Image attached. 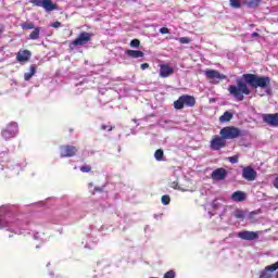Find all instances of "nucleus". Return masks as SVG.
I'll use <instances>...</instances> for the list:
<instances>
[{"instance_id": "nucleus-4", "label": "nucleus", "mask_w": 278, "mask_h": 278, "mask_svg": "<svg viewBox=\"0 0 278 278\" xmlns=\"http://www.w3.org/2000/svg\"><path fill=\"white\" fill-rule=\"evenodd\" d=\"M206 79H208L210 84L218 85L223 79H227V75L220 74L217 70H206L204 72Z\"/></svg>"}, {"instance_id": "nucleus-28", "label": "nucleus", "mask_w": 278, "mask_h": 278, "mask_svg": "<svg viewBox=\"0 0 278 278\" xmlns=\"http://www.w3.org/2000/svg\"><path fill=\"white\" fill-rule=\"evenodd\" d=\"M161 201L163 205H169L170 204V195H162Z\"/></svg>"}, {"instance_id": "nucleus-25", "label": "nucleus", "mask_w": 278, "mask_h": 278, "mask_svg": "<svg viewBox=\"0 0 278 278\" xmlns=\"http://www.w3.org/2000/svg\"><path fill=\"white\" fill-rule=\"evenodd\" d=\"M35 28L36 27L34 26V23H31V22H26V23L22 24V29L27 30V29H35Z\"/></svg>"}, {"instance_id": "nucleus-7", "label": "nucleus", "mask_w": 278, "mask_h": 278, "mask_svg": "<svg viewBox=\"0 0 278 278\" xmlns=\"http://www.w3.org/2000/svg\"><path fill=\"white\" fill-rule=\"evenodd\" d=\"M79 149L75 146L64 144L60 147V156L61 157H75Z\"/></svg>"}, {"instance_id": "nucleus-20", "label": "nucleus", "mask_w": 278, "mask_h": 278, "mask_svg": "<svg viewBox=\"0 0 278 278\" xmlns=\"http://www.w3.org/2000/svg\"><path fill=\"white\" fill-rule=\"evenodd\" d=\"M231 118H233V114L229 111H226L220 117H219V122L220 123H229V121H231Z\"/></svg>"}, {"instance_id": "nucleus-1", "label": "nucleus", "mask_w": 278, "mask_h": 278, "mask_svg": "<svg viewBox=\"0 0 278 278\" xmlns=\"http://www.w3.org/2000/svg\"><path fill=\"white\" fill-rule=\"evenodd\" d=\"M243 79H237V86L230 85L228 87V92L237 101H244V94H251L252 88H262L263 90L270 86V77L268 76H257L255 74H243Z\"/></svg>"}, {"instance_id": "nucleus-30", "label": "nucleus", "mask_w": 278, "mask_h": 278, "mask_svg": "<svg viewBox=\"0 0 278 278\" xmlns=\"http://www.w3.org/2000/svg\"><path fill=\"white\" fill-rule=\"evenodd\" d=\"M90 170H92V166L90 165H84L80 167L81 173H90Z\"/></svg>"}, {"instance_id": "nucleus-37", "label": "nucleus", "mask_w": 278, "mask_h": 278, "mask_svg": "<svg viewBox=\"0 0 278 278\" xmlns=\"http://www.w3.org/2000/svg\"><path fill=\"white\" fill-rule=\"evenodd\" d=\"M149 68V63L141 64V71H147Z\"/></svg>"}, {"instance_id": "nucleus-17", "label": "nucleus", "mask_w": 278, "mask_h": 278, "mask_svg": "<svg viewBox=\"0 0 278 278\" xmlns=\"http://www.w3.org/2000/svg\"><path fill=\"white\" fill-rule=\"evenodd\" d=\"M231 200L236 203H242V201H247V193L243 191H235L231 194Z\"/></svg>"}, {"instance_id": "nucleus-29", "label": "nucleus", "mask_w": 278, "mask_h": 278, "mask_svg": "<svg viewBox=\"0 0 278 278\" xmlns=\"http://www.w3.org/2000/svg\"><path fill=\"white\" fill-rule=\"evenodd\" d=\"M130 47H132L134 49H138V47H140V41L138 39H132L130 41Z\"/></svg>"}, {"instance_id": "nucleus-33", "label": "nucleus", "mask_w": 278, "mask_h": 278, "mask_svg": "<svg viewBox=\"0 0 278 278\" xmlns=\"http://www.w3.org/2000/svg\"><path fill=\"white\" fill-rule=\"evenodd\" d=\"M231 8H240V0H230Z\"/></svg>"}, {"instance_id": "nucleus-9", "label": "nucleus", "mask_w": 278, "mask_h": 278, "mask_svg": "<svg viewBox=\"0 0 278 278\" xmlns=\"http://www.w3.org/2000/svg\"><path fill=\"white\" fill-rule=\"evenodd\" d=\"M18 134V125L16 123H11L2 130V138L4 140H10Z\"/></svg>"}, {"instance_id": "nucleus-26", "label": "nucleus", "mask_w": 278, "mask_h": 278, "mask_svg": "<svg viewBox=\"0 0 278 278\" xmlns=\"http://www.w3.org/2000/svg\"><path fill=\"white\" fill-rule=\"evenodd\" d=\"M176 40H178L180 45H190V38L188 37L176 38Z\"/></svg>"}, {"instance_id": "nucleus-3", "label": "nucleus", "mask_w": 278, "mask_h": 278, "mask_svg": "<svg viewBox=\"0 0 278 278\" xmlns=\"http://www.w3.org/2000/svg\"><path fill=\"white\" fill-rule=\"evenodd\" d=\"M185 105L187 108H194V105H197V99H194L193 96L184 94V96H180L174 102L175 110H184Z\"/></svg>"}, {"instance_id": "nucleus-10", "label": "nucleus", "mask_w": 278, "mask_h": 278, "mask_svg": "<svg viewBox=\"0 0 278 278\" xmlns=\"http://www.w3.org/2000/svg\"><path fill=\"white\" fill-rule=\"evenodd\" d=\"M242 177L245 181H255L257 179V172L252 166L242 168Z\"/></svg>"}, {"instance_id": "nucleus-2", "label": "nucleus", "mask_w": 278, "mask_h": 278, "mask_svg": "<svg viewBox=\"0 0 278 278\" xmlns=\"http://www.w3.org/2000/svg\"><path fill=\"white\" fill-rule=\"evenodd\" d=\"M219 136H223L226 140H236V138H242L244 134L238 127L226 126L220 129Z\"/></svg>"}, {"instance_id": "nucleus-38", "label": "nucleus", "mask_w": 278, "mask_h": 278, "mask_svg": "<svg viewBox=\"0 0 278 278\" xmlns=\"http://www.w3.org/2000/svg\"><path fill=\"white\" fill-rule=\"evenodd\" d=\"M274 187L278 190V176L274 180Z\"/></svg>"}, {"instance_id": "nucleus-16", "label": "nucleus", "mask_w": 278, "mask_h": 278, "mask_svg": "<svg viewBox=\"0 0 278 278\" xmlns=\"http://www.w3.org/2000/svg\"><path fill=\"white\" fill-rule=\"evenodd\" d=\"M173 73H175V70L170 67L168 64L160 65V77H163V78L170 77Z\"/></svg>"}, {"instance_id": "nucleus-22", "label": "nucleus", "mask_w": 278, "mask_h": 278, "mask_svg": "<svg viewBox=\"0 0 278 278\" xmlns=\"http://www.w3.org/2000/svg\"><path fill=\"white\" fill-rule=\"evenodd\" d=\"M154 157L157 162H162L164 160V150L159 149L154 152Z\"/></svg>"}, {"instance_id": "nucleus-23", "label": "nucleus", "mask_w": 278, "mask_h": 278, "mask_svg": "<svg viewBox=\"0 0 278 278\" xmlns=\"http://www.w3.org/2000/svg\"><path fill=\"white\" fill-rule=\"evenodd\" d=\"M260 3H262V0H250L245 2V5H248V8H260Z\"/></svg>"}, {"instance_id": "nucleus-35", "label": "nucleus", "mask_w": 278, "mask_h": 278, "mask_svg": "<svg viewBox=\"0 0 278 278\" xmlns=\"http://www.w3.org/2000/svg\"><path fill=\"white\" fill-rule=\"evenodd\" d=\"M51 27H54V29H58L59 27H62V23L61 22H54L50 25Z\"/></svg>"}, {"instance_id": "nucleus-15", "label": "nucleus", "mask_w": 278, "mask_h": 278, "mask_svg": "<svg viewBox=\"0 0 278 278\" xmlns=\"http://www.w3.org/2000/svg\"><path fill=\"white\" fill-rule=\"evenodd\" d=\"M30 59H31V51L29 50H20L16 53V60L20 63L29 62Z\"/></svg>"}, {"instance_id": "nucleus-8", "label": "nucleus", "mask_w": 278, "mask_h": 278, "mask_svg": "<svg viewBox=\"0 0 278 278\" xmlns=\"http://www.w3.org/2000/svg\"><path fill=\"white\" fill-rule=\"evenodd\" d=\"M92 40V35L88 31H83L78 35V37L72 41L73 47H84V45H88Z\"/></svg>"}, {"instance_id": "nucleus-34", "label": "nucleus", "mask_w": 278, "mask_h": 278, "mask_svg": "<svg viewBox=\"0 0 278 278\" xmlns=\"http://www.w3.org/2000/svg\"><path fill=\"white\" fill-rule=\"evenodd\" d=\"M169 188H173L174 190H179V182L177 181L169 182Z\"/></svg>"}, {"instance_id": "nucleus-13", "label": "nucleus", "mask_w": 278, "mask_h": 278, "mask_svg": "<svg viewBox=\"0 0 278 278\" xmlns=\"http://www.w3.org/2000/svg\"><path fill=\"white\" fill-rule=\"evenodd\" d=\"M238 238H240L241 240H257V238H260V235L255 231H249V230H244V231H240L238 232Z\"/></svg>"}, {"instance_id": "nucleus-36", "label": "nucleus", "mask_w": 278, "mask_h": 278, "mask_svg": "<svg viewBox=\"0 0 278 278\" xmlns=\"http://www.w3.org/2000/svg\"><path fill=\"white\" fill-rule=\"evenodd\" d=\"M160 34H170V30L166 27L160 28Z\"/></svg>"}, {"instance_id": "nucleus-11", "label": "nucleus", "mask_w": 278, "mask_h": 278, "mask_svg": "<svg viewBox=\"0 0 278 278\" xmlns=\"http://www.w3.org/2000/svg\"><path fill=\"white\" fill-rule=\"evenodd\" d=\"M278 270V261L271 265L266 266L261 273L258 278H273V273Z\"/></svg>"}, {"instance_id": "nucleus-14", "label": "nucleus", "mask_w": 278, "mask_h": 278, "mask_svg": "<svg viewBox=\"0 0 278 278\" xmlns=\"http://www.w3.org/2000/svg\"><path fill=\"white\" fill-rule=\"evenodd\" d=\"M212 179L215 181H223V179L227 178V169L220 167L212 172L211 174Z\"/></svg>"}, {"instance_id": "nucleus-31", "label": "nucleus", "mask_w": 278, "mask_h": 278, "mask_svg": "<svg viewBox=\"0 0 278 278\" xmlns=\"http://www.w3.org/2000/svg\"><path fill=\"white\" fill-rule=\"evenodd\" d=\"M238 160H239L238 155H233V156L228 157V162H230V164H238Z\"/></svg>"}, {"instance_id": "nucleus-6", "label": "nucleus", "mask_w": 278, "mask_h": 278, "mask_svg": "<svg viewBox=\"0 0 278 278\" xmlns=\"http://www.w3.org/2000/svg\"><path fill=\"white\" fill-rule=\"evenodd\" d=\"M227 147V139L224 136L214 135L210 148L212 151H220V149H225Z\"/></svg>"}, {"instance_id": "nucleus-21", "label": "nucleus", "mask_w": 278, "mask_h": 278, "mask_svg": "<svg viewBox=\"0 0 278 278\" xmlns=\"http://www.w3.org/2000/svg\"><path fill=\"white\" fill-rule=\"evenodd\" d=\"M40 38V28L36 27L34 30L29 34L28 39L29 40H38Z\"/></svg>"}, {"instance_id": "nucleus-5", "label": "nucleus", "mask_w": 278, "mask_h": 278, "mask_svg": "<svg viewBox=\"0 0 278 278\" xmlns=\"http://www.w3.org/2000/svg\"><path fill=\"white\" fill-rule=\"evenodd\" d=\"M29 3L36 5V8H43L46 12L58 10V4L53 3V0H29Z\"/></svg>"}, {"instance_id": "nucleus-18", "label": "nucleus", "mask_w": 278, "mask_h": 278, "mask_svg": "<svg viewBox=\"0 0 278 278\" xmlns=\"http://www.w3.org/2000/svg\"><path fill=\"white\" fill-rule=\"evenodd\" d=\"M126 55H128V58H134V59L144 58V52L140 50H126Z\"/></svg>"}, {"instance_id": "nucleus-19", "label": "nucleus", "mask_w": 278, "mask_h": 278, "mask_svg": "<svg viewBox=\"0 0 278 278\" xmlns=\"http://www.w3.org/2000/svg\"><path fill=\"white\" fill-rule=\"evenodd\" d=\"M36 71H38V67L35 64L30 65L29 73L24 74L25 81H29V79H31V77H34V75H36Z\"/></svg>"}, {"instance_id": "nucleus-39", "label": "nucleus", "mask_w": 278, "mask_h": 278, "mask_svg": "<svg viewBox=\"0 0 278 278\" xmlns=\"http://www.w3.org/2000/svg\"><path fill=\"white\" fill-rule=\"evenodd\" d=\"M252 38H260V34L258 33H252Z\"/></svg>"}, {"instance_id": "nucleus-12", "label": "nucleus", "mask_w": 278, "mask_h": 278, "mask_svg": "<svg viewBox=\"0 0 278 278\" xmlns=\"http://www.w3.org/2000/svg\"><path fill=\"white\" fill-rule=\"evenodd\" d=\"M263 121L269 125V127H278V113L264 114Z\"/></svg>"}, {"instance_id": "nucleus-41", "label": "nucleus", "mask_w": 278, "mask_h": 278, "mask_svg": "<svg viewBox=\"0 0 278 278\" xmlns=\"http://www.w3.org/2000/svg\"><path fill=\"white\" fill-rule=\"evenodd\" d=\"M276 278H278V271H277V274H276Z\"/></svg>"}, {"instance_id": "nucleus-27", "label": "nucleus", "mask_w": 278, "mask_h": 278, "mask_svg": "<svg viewBox=\"0 0 278 278\" xmlns=\"http://www.w3.org/2000/svg\"><path fill=\"white\" fill-rule=\"evenodd\" d=\"M112 129H114V126H112L110 124H102L101 125V130L102 131H112Z\"/></svg>"}, {"instance_id": "nucleus-32", "label": "nucleus", "mask_w": 278, "mask_h": 278, "mask_svg": "<svg viewBox=\"0 0 278 278\" xmlns=\"http://www.w3.org/2000/svg\"><path fill=\"white\" fill-rule=\"evenodd\" d=\"M163 278H175V270H168L164 274Z\"/></svg>"}, {"instance_id": "nucleus-40", "label": "nucleus", "mask_w": 278, "mask_h": 278, "mask_svg": "<svg viewBox=\"0 0 278 278\" xmlns=\"http://www.w3.org/2000/svg\"><path fill=\"white\" fill-rule=\"evenodd\" d=\"M9 238H14V235H9Z\"/></svg>"}, {"instance_id": "nucleus-24", "label": "nucleus", "mask_w": 278, "mask_h": 278, "mask_svg": "<svg viewBox=\"0 0 278 278\" xmlns=\"http://www.w3.org/2000/svg\"><path fill=\"white\" fill-rule=\"evenodd\" d=\"M235 218L244 219V211L236 210L233 213Z\"/></svg>"}]
</instances>
